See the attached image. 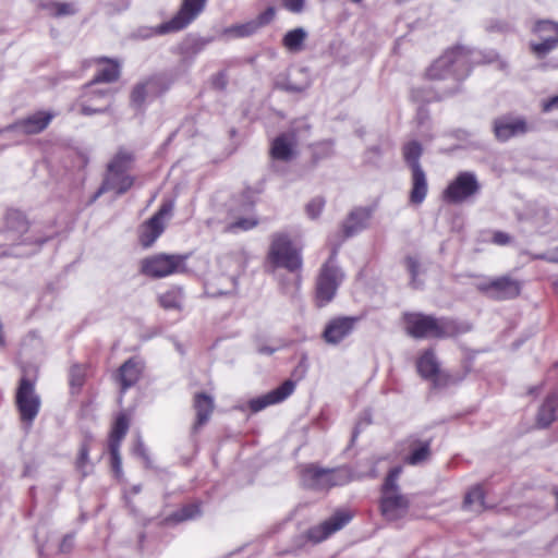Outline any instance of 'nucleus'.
<instances>
[{"label": "nucleus", "mask_w": 558, "mask_h": 558, "mask_svg": "<svg viewBox=\"0 0 558 558\" xmlns=\"http://www.w3.org/2000/svg\"><path fill=\"white\" fill-rule=\"evenodd\" d=\"M52 236L41 233L38 226H31L26 216L15 209L8 210L0 220V245L10 246L16 251L15 256H29Z\"/></svg>", "instance_id": "nucleus-1"}, {"label": "nucleus", "mask_w": 558, "mask_h": 558, "mask_svg": "<svg viewBox=\"0 0 558 558\" xmlns=\"http://www.w3.org/2000/svg\"><path fill=\"white\" fill-rule=\"evenodd\" d=\"M471 54L472 52L464 47H454L447 50L428 68L427 76L435 81L452 77L454 88L444 92L441 96L421 88H413L411 93L412 99L421 102H429L454 94L458 90V83L470 74Z\"/></svg>", "instance_id": "nucleus-2"}, {"label": "nucleus", "mask_w": 558, "mask_h": 558, "mask_svg": "<svg viewBox=\"0 0 558 558\" xmlns=\"http://www.w3.org/2000/svg\"><path fill=\"white\" fill-rule=\"evenodd\" d=\"M402 473L401 466L392 468L385 478L381 487L380 512L387 521H397L407 515L410 501L407 496L400 493L397 481Z\"/></svg>", "instance_id": "nucleus-3"}, {"label": "nucleus", "mask_w": 558, "mask_h": 558, "mask_svg": "<svg viewBox=\"0 0 558 558\" xmlns=\"http://www.w3.org/2000/svg\"><path fill=\"white\" fill-rule=\"evenodd\" d=\"M407 330L413 338H448L458 332L457 324L448 318H435L421 313L404 316Z\"/></svg>", "instance_id": "nucleus-4"}, {"label": "nucleus", "mask_w": 558, "mask_h": 558, "mask_svg": "<svg viewBox=\"0 0 558 558\" xmlns=\"http://www.w3.org/2000/svg\"><path fill=\"white\" fill-rule=\"evenodd\" d=\"M337 255L338 247H333L328 260L323 264L317 276L315 300L319 307L327 305L333 300L338 288L344 279V272L337 265Z\"/></svg>", "instance_id": "nucleus-5"}, {"label": "nucleus", "mask_w": 558, "mask_h": 558, "mask_svg": "<svg viewBox=\"0 0 558 558\" xmlns=\"http://www.w3.org/2000/svg\"><path fill=\"white\" fill-rule=\"evenodd\" d=\"M352 476L345 468L323 469L308 464L301 470V483L304 487L314 490H327L335 486L350 483Z\"/></svg>", "instance_id": "nucleus-6"}, {"label": "nucleus", "mask_w": 558, "mask_h": 558, "mask_svg": "<svg viewBox=\"0 0 558 558\" xmlns=\"http://www.w3.org/2000/svg\"><path fill=\"white\" fill-rule=\"evenodd\" d=\"M207 0H183L178 13L154 28L140 29L142 38L179 32L190 25L205 9Z\"/></svg>", "instance_id": "nucleus-7"}, {"label": "nucleus", "mask_w": 558, "mask_h": 558, "mask_svg": "<svg viewBox=\"0 0 558 558\" xmlns=\"http://www.w3.org/2000/svg\"><path fill=\"white\" fill-rule=\"evenodd\" d=\"M267 258L275 268H284L291 272L300 270L303 265L301 251L286 233L272 235Z\"/></svg>", "instance_id": "nucleus-8"}, {"label": "nucleus", "mask_w": 558, "mask_h": 558, "mask_svg": "<svg viewBox=\"0 0 558 558\" xmlns=\"http://www.w3.org/2000/svg\"><path fill=\"white\" fill-rule=\"evenodd\" d=\"M170 87V83L162 74L150 75L137 82L130 94V106L138 113H144L147 106L163 95Z\"/></svg>", "instance_id": "nucleus-9"}, {"label": "nucleus", "mask_w": 558, "mask_h": 558, "mask_svg": "<svg viewBox=\"0 0 558 558\" xmlns=\"http://www.w3.org/2000/svg\"><path fill=\"white\" fill-rule=\"evenodd\" d=\"M481 192V183L473 171H461L449 182L442 197L450 204H462L475 198Z\"/></svg>", "instance_id": "nucleus-10"}, {"label": "nucleus", "mask_w": 558, "mask_h": 558, "mask_svg": "<svg viewBox=\"0 0 558 558\" xmlns=\"http://www.w3.org/2000/svg\"><path fill=\"white\" fill-rule=\"evenodd\" d=\"M15 403L21 421L26 424L27 427H31L39 413L41 401L35 391L34 384L25 377L20 381Z\"/></svg>", "instance_id": "nucleus-11"}, {"label": "nucleus", "mask_w": 558, "mask_h": 558, "mask_svg": "<svg viewBox=\"0 0 558 558\" xmlns=\"http://www.w3.org/2000/svg\"><path fill=\"white\" fill-rule=\"evenodd\" d=\"M174 201L166 199L160 205L158 211L153 215L140 229L138 240L143 247H150L156 240L163 233L166 220L172 216Z\"/></svg>", "instance_id": "nucleus-12"}, {"label": "nucleus", "mask_w": 558, "mask_h": 558, "mask_svg": "<svg viewBox=\"0 0 558 558\" xmlns=\"http://www.w3.org/2000/svg\"><path fill=\"white\" fill-rule=\"evenodd\" d=\"M141 270L151 278H163L184 270V257L157 254L142 262Z\"/></svg>", "instance_id": "nucleus-13"}, {"label": "nucleus", "mask_w": 558, "mask_h": 558, "mask_svg": "<svg viewBox=\"0 0 558 558\" xmlns=\"http://www.w3.org/2000/svg\"><path fill=\"white\" fill-rule=\"evenodd\" d=\"M476 288L492 300L504 301L514 299L520 294L521 282L510 276H501L478 282Z\"/></svg>", "instance_id": "nucleus-14"}, {"label": "nucleus", "mask_w": 558, "mask_h": 558, "mask_svg": "<svg viewBox=\"0 0 558 558\" xmlns=\"http://www.w3.org/2000/svg\"><path fill=\"white\" fill-rule=\"evenodd\" d=\"M98 63H104V66L97 71L93 81L86 86L85 97L89 99L101 100L109 98V89H92V85L96 83H112L120 77L121 64L113 59L106 57L97 59Z\"/></svg>", "instance_id": "nucleus-15"}, {"label": "nucleus", "mask_w": 558, "mask_h": 558, "mask_svg": "<svg viewBox=\"0 0 558 558\" xmlns=\"http://www.w3.org/2000/svg\"><path fill=\"white\" fill-rule=\"evenodd\" d=\"M351 519L352 515L349 511L338 510L329 519L311 527L306 533L307 538L313 543H320L341 530Z\"/></svg>", "instance_id": "nucleus-16"}, {"label": "nucleus", "mask_w": 558, "mask_h": 558, "mask_svg": "<svg viewBox=\"0 0 558 558\" xmlns=\"http://www.w3.org/2000/svg\"><path fill=\"white\" fill-rule=\"evenodd\" d=\"M129 430V420L124 414H120L112 426L109 436V452L111 456V468L117 476L122 475V459L120 454V445Z\"/></svg>", "instance_id": "nucleus-17"}, {"label": "nucleus", "mask_w": 558, "mask_h": 558, "mask_svg": "<svg viewBox=\"0 0 558 558\" xmlns=\"http://www.w3.org/2000/svg\"><path fill=\"white\" fill-rule=\"evenodd\" d=\"M357 317L340 316L330 319L323 331V339L326 343L337 345L345 340L355 329Z\"/></svg>", "instance_id": "nucleus-18"}, {"label": "nucleus", "mask_w": 558, "mask_h": 558, "mask_svg": "<svg viewBox=\"0 0 558 558\" xmlns=\"http://www.w3.org/2000/svg\"><path fill=\"white\" fill-rule=\"evenodd\" d=\"M534 32L539 41L532 43V50L538 56L544 57L558 46V24L551 21H539L535 24Z\"/></svg>", "instance_id": "nucleus-19"}, {"label": "nucleus", "mask_w": 558, "mask_h": 558, "mask_svg": "<svg viewBox=\"0 0 558 558\" xmlns=\"http://www.w3.org/2000/svg\"><path fill=\"white\" fill-rule=\"evenodd\" d=\"M294 389L295 383L288 379L276 389L257 398L251 399L248 401V408L252 412L256 413L269 405L281 403L293 393Z\"/></svg>", "instance_id": "nucleus-20"}, {"label": "nucleus", "mask_w": 558, "mask_h": 558, "mask_svg": "<svg viewBox=\"0 0 558 558\" xmlns=\"http://www.w3.org/2000/svg\"><path fill=\"white\" fill-rule=\"evenodd\" d=\"M54 113L51 111H36L24 119L8 126V130L32 135L43 132L50 124Z\"/></svg>", "instance_id": "nucleus-21"}, {"label": "nucleus", "mask_w": 558, "mask_h": 558, "mask_svg": "<svg viewBox=\"0 0 558 558\" xmlns=\"http://www.w3.org/2000/svg\"><path fill=\"white\" fill-rule=\"evenodd\" d=\"M529 130L526 121L522 118L501 117L494 121L495 136L501 142L525 134Z\"/></svg>", "instance_id": "nucleus-22"}, {"label": "nucleus", "mask_w": 558, "mask_h": 558, "mask_svg": "<svg viewBox=\"0 0 558 558\" xmlns=\"http://www.w3.org/2000/svg\"><path fill=\"white\" fill-rule=\"evenodd\" d=\"M134 184V177L107 169V174L97 191L95 198L107 192H114L116 195L126 193Z\"/></svg>", "instance_id": "nucleus-23"}, {"label": "nucleus", "mask_w": 558, "mask_h": 558, "mask_svg": "<svg viewBox=\"0 0 558 558\" xmlns=\"http://www.w3.org/2000/svg\"><path fill=\"white\" fill-rule=\"evenodd\" d=\"M372 209L368 207L354 208L342 223L345 238L354 236L367 228L372 217Z\"/></svg>", "instance_id": "nucleus-24"}, {"label": "nucleus", "mask_w": 558, "mask_h": 558, "mask_svg": "<svg viewBox=\"0 0 558 558\" xmlns=\"http://www.w3.org/2000/svg\"><path fill=\"white\" fill-rule=\"evenodd\" d=\"M144 371L143 362L137 357H130L119 368L118 379L122 391L134 386Z\"/></svg>", "instance_id": "nucleus-25"}, {"label": "nucleus", "mask_w": 558, "mask_h": 558, "mask_svg": "<svg viewBox=\"0 0 558 558\" xmlns=\"http://www.w3.org/2000/svg\"><path fill=\"white\" fill-rule=\"evenodd\" d=\"M558 420V390L547 396L536 414V425L539 428L548 427Z\"/></svg>", "instance_id": "nucleus-26"}, {"label": "nucleus", "mask_w": 558, "mask_h": 558, "mask_svg": "<svg viewBox=\"0 0 558 558\" xmlns=\"http://www.w3.org/2000/svg\"><path fill=\"white\" fill-rule=\"evenodd\" d=\"M430 446V439L413 440L410 444L409 453L404 457V463L413 466L426 463L432 457Z\"/></svg>", "instance_id": "nucleus-27"}, {"label": "nucleus", "mask_w": 558, "mask_h": 558, "mask_svg": "<svg viewBox=\"0 0 558 558\" xmlns=\"http://www.w3.org/2000/svg\"><path fill=\"white\" fill-rule=\"evenodd\" d=\"M427 192L428 183L426 173L422 167L415 166L411 177L410 203L421 205L425 201Z\"/></svg>", "instance_id": "nucleus-28"}, {"label": "nucleus", "mask_w": 558, "mask_h": 558, "mask_svg": "<svg viewBox=\"0 0 558 558\" xmlns=\"http://www.w3.org/2000/svg\"><path fill=\"white\" fill-rule=\"evenodd\" d=\"M194 408L196 411L194 429L196 430L209 421L214 411V399L206 393H197L194 398Z\"/></svg>", "instance_id": "nucleus-29"}, {"label": "nucleus", "mask_w": 558, "mask_h": 558, "mask_svg": "<svg viewBox=\"0 0 558 558\" xmlns=\"http://www.w3.org/2000/svg\"><path fill=\"white\" fill-rule=\"evenodd\" d=\"M294 143L286 134L277 136L271 144L270 155L274 160L289 161L294 156Z\"/></svg>", "instance_id": "nucleus-30"}, {"label": "nucleus", "mask_w": 558, "mask_h": 558, "mask_svg": "<svg viewBox=\"0 0 558 558\" xmlns=\"http://www.w3.org/2000/svg\"><path fill=\"white\" fill-rule=\"evenodd\" d=\"M256 24L253 23L252 20L246 21L244 23L232 24L228 27H225L220 32V38L225 40H234L241 38H247L257 33Z\"/></svg>", "instance_id": "nucleus-31"}, {"label": "nucleus", "mask_w": 558, "mask_h": 558, "mask_svg": "<svg viewBox=\"0 0 558 558\" xmlns=\"http://www.w3.org/2000/svg\"><path fill=\"white\" fill-rule=\"evenodd\" d=\"M489 506L485 501V494L481 485H475L469 489L464 496L463 509L472 512H482Z\"/></svg>", "instance_id": "nucleus-32"}, {"label": "nucleus", "mask_w": 558, "mask_h": 558, "mask_svg": "<svg viewBox=\"0 0 558 558\" xmlns=\"http://www.w3.org/2000/svg\"><path fill=\"white\" fill-rule=\"evenodd\" d=\"M416 368L418 374L425 379H430L438 375L439 363L433 350H426L418 357Z\"/></svg>", "instance_id": "nucleus-33"}, {"label": "nucleus", "mask_w": 558, "mask_h": 558, "mask_svg": "<svg viewBox=\"0 0 558 558\" xmlns=\"http://www.w3.org/2000/svg\"><path fill=\"white\" fill-rule=\"evenodd\" d=\"M307 36L308 34L303 27L290 29L282 37V46L290 52H300L304 48Z\"/></svg>", "instance_id": "nucleus-34"}, {"label": "nucleus", "mask_w": 558, "mask_h": 558, "mask_svg": "<svg viewBox=\"0 0 558 558\" xmlns=\"http://www.w3.org/2000/svg\"><path fill=\"white\" fill-rule=\"evenodd\" d=\"M202 514L201 502H192L184 505L179 510L171 513L168 518V522L180 523L189 520L199 518Z\"/></svg>", "instance_id": "nucleus-35"}, {"label": "nucleus", "mask_w": 558, "mask_h": 558, "mask_svg": "<svg viewBox=\"0 0 558 558\" xmlns=\"http://www.w3.org/2000/svg\"><path fill=\"white\" fill-rule=\"evenodd\" d=\"M183 303V290L179 287L171 288L159 296V304L165 310H181Z\"/></svg>", "instance_id": "nucleus-36"}, {"label": "nucleus", "mask_w": 558, "mask_h": 558, "mask_svg": "<svg viewBox=\"0 0 558 558\" xmlns=\"http://www.w3.org/2000/svg\"><path fill=\"white\" fill-rule=\"evenodd\" d=\"M422 145L417 141H412L403 146V157L411 168V171L415 169V166L422 167L420 158L422 156Z\"/></svg>", "instance_id": "nucleus-37"}, {"label": "nucleus", "mask_w": 558, "mask_h": 558, "mask_svg": "<svg viewBox=\"0 0 558 558\" xmlns=\"http://www.w3.org/2000/svg\"><path fill=\"white\" fill-rule=\"evenodd\" d=\"M133 162V155L125 150H120L109 162V170L128 173Z\"/></svg>", "instance_id": "nucleus-38"}, {"label": "nucleus", "mask_w": 558, "mask_h": 558, "mask_svg": "<svg viewBox=\"0 0 558 558\" xmlns=\"http://www.w3.org/2000/svg\"><path fill=\"white\" fill-rule=\"evenodd\" d=\"M69 381L73 392L78 391L85 381V368L75 364L70 368Z\"/></svg>", "instance_id": "nucleus-39"}, {"label": "nucleus", "mask_w": 558, "mask_h": 558, "mask_svg": "<svg viewBox=\"0 0 558 558\" xmlns=\"http://www.w3.org/2000/svg\"><path fill=\"white\" fill-rule=\"evenodd\" d=\"M276 16V10L274 7H268L264 12L259 13L255 19H253V23L256 24L257 31L270 24Z\"/></svg>", "instance_id": "nucleus-40"}, {"label": "nucleus", "mask_w": 558, "mask_h": 558, "mask_svg": "<svg viewBox=\"0 0 558 558\" xmlns=\"http://www.w3.org/2000/svg\"><path fill=\"white\" fill-rule=\"evenodd\" d=\"M256 226H257V220L252 217H247V218H239L234 222L230 223L227 229L230 232H236L238 230L247 231V230L253 229Z\"/></svg>", "instance_id": "nucleus-41"}, {"label": "nucleus", "mask_w": 558, "mask_h": 558, "mask_svg": "<svg viewBox=\"0 0 558 558\" xmlns=\"http://www.w3.org/2000/svg\"><path fill=\"white\" fill-rule=\"evenodd\" d=\"M88 457H89V444H88V440L85 439L80 447L78 457L76 460V468L84 475H86V466L88 464Z\"/></svg>", "instance_id": "nucleus-42"}, {"label": "nucleus", "mask_w": 558, "mask_h": 558, "mask_svg": "<svg viewBox=\"0 0 558 558\" xmlns=\"http://www.w3.org/2000/svg\"><path fill=\"white\" fill-rule=\"evenodd\" d=\"M405 265L407 269L409 270L411 275V284L413 288H420L422 283L417 281L418 270H420V263L415 257L408 256L405 258Z\"/></svg>", "instance_id": "nucleus-43"}, {"label": "nucleus", "mask_w": 558, "mask_h": 558, "mask_svg": "<svg viewBox=\"0 0 558 558\" xmlns=\"http://www.w3.org/2000/svg\"><path fill=\"white\" fill-rule=\"evenodd\" d=\"M48 9L50 10V13L54 16H62V15H71L74 14L76 11L71 3H51L48 5Z\"/></svg>", "instance_id": "nucleus-44"}, {"label": "nucleus", "mask_w": 558, "mask_h": 558, "mask_svg": "<svg viewBox=\"0 0 558 558\" xmlns=\"http://www.w3.org/2000/svg\"><path fill=\"white\" fill-rule=\"evenodd\" d=\"M282 8L293 14H301L306 9V0H280Z\"/></svg>", "instance_id": "nucleus-45"}, {"label": "nucleus", "mask_w": 558, "mask_h": 558, "mask_svg": "<svg viewBox=\"0 0 558 558\" xmlns=\"http://www.w3.org/2000/svg\"><path fill=\"white\" fill-rule=\"evenodd\" d=\"M324 206L325 201L322 197H315L306 205V213L312 219H315L320 215Z\"/></svg>", "instance_id": "nucleus-46"}, {"label": "nucleus", "mask_w": 558, "mask_h": 558, "mask_svg": "<svg viewBox=\"0 0 558 558\" xmlns=\"http://www.w3.org/2000/svg\"><path fill=\"white\" fill-rule=\"evenodd\" d=\"M278 86H279V88H281L286 92H289V93H303L308 88L310 83L306 82L302 85H298L290 81H287L284 83L279 84Z\"/></svg>", "instance_id": "nucleus-47"}, {"label": "nucleus", "mask_w": 558, "mask_h": 558, "mask_svg": "<svg viewBox=\"0 0 558 558\" xmlns=\"http://www.w3.org/2000/svg\"><path fill=\"white\" fill-rule=\"evenodd\" d=\"M108 105L106 106H98V107H92L90 105H88L86 101L82 102L81 105V112L84 114V116H92V114H96V113H102L105 111H107L108 109Z\"/></svg>", "instance_id": "nucleus-48"}, {"label": "nucleus", "mask_w": 558, "mask_h": 558, "mask_svg": "<svg viewBox=\"0 0 558 558\" xmlns=\"http://www.w3.org/2000/svg\"><path fill=\"white\" fill-rule=\"evenodd\" d=\"M511 241V236L502 231H496L493 236V242L497 245H507Z\"/></svg>", "instance_id": "nucleus-49"}, {"label": "nucleus", "mask_w": 558, "mask_h": 558, "mask_svg": "<svg viewBox=\"0 0 558 558\" xmlns=\"http://www.w3.org/2000/svg\"><path fill=\"white\" fill-rule=\"evenodd\" d=\"M243 201L241 202V207L239 211L247 213L252 210L254 206V199L252 198L251 194L245 193L242 195Z\"/></svg>", "instance_id": "nucleus-50"}, {"label": "nucleus", "mask_w": 558, "mask_h": 558, "mask_svg": "<svg viewBox=\"0 0 558 558\" xmlns=\"http://www.w3.org/2000/svg\"><path fill=\"white\" fill-rule=\"evenodd\" d=\"M558 108V95L543 102V111L548 112Z\"/></svg>", "instance_id": "nucleus-51"}, {"label": "nucleus", "mask_w": 558, "mask_h": 558, "mask_svg": "<svg viewBox=\"0 0 558 558\" xmlns=\"http://www.w3.org/2000/svg\"><path fill=\"white\" fill-rule=\"evenodd\" d=\"M535 258L544 259V260H547L549 263L558 264V247L553 253H550V254H539V255H536Z\"/></svg>", "instance_id": "nucleus-52"}, {"label": "nucleus", "mask_w": 558, "mask_h": 558, "mask_svg": "<svg viewBox=\"0 0 558 558\" xmlns=\"http://www.w3.org/2000/svg\"><path fill=\"white\" fill-rule=\"evenodd\" d=\"M72 547H73V536L72 535L64 536L60 544V551H62V553L70 551Z\"/></svg>", "instance_id": "nucleus-53"}, {"label": "nucleus", "mask_w": 558, "mask_h": 558, "mask_svg": "<svg viewBox=\"0 0 558 558\" xmlns=\"http://www.w3.org/2000/svg\"><path fill=\"white\" fill-rule=\"evenodd\" d=\"M228 281L230 282V288L227 289L225 292L220 291L219 294L227 295V294L233 293L236 290V286H238L236 278L234 276H231L228 278Z\"/></svg>", "instance_id": "nucleus-54"}, {"label": "nucleus", "mask_w": 558, "mask_h": 558, "mask_svg": "<svg viewBox=\"0 0 558 558\" xmlns=\"http://www.w3.org/2000/svg\"><path fill=\"white\" fill-rule=\"evenodd\" d=\"M209 43H211V39H206V38H202L199 39L196 45H197V51H201L203 50Z\"/></svg>", "instance_id": "nucleus-55"}, {"label": "nucleus", "mask_w": 558, "mask_h": 558, "mask_svg": "<svg viewBox=\"0 0 558 558\" xmlns=\"http://www.w3.org/2000/svg\"><path fill=\"white\" fill-rule=\"evenodd\" d=\"M275 351H276V349H275V348H270V347H266V345H264V347H259V348H258V352H259L260 354H267V355H270V354H272Z\"/></svg>", "instance_id": "nucleus-56"}, {"label": "nucleus", "mask_w": 558, "mask_h": 558, "mask_svg": "<svg viewBox=\"0 0 558 558\" xmlns=\"http://www.w3.org/2000/svg\"><path fill=\"white\" fill-rule=\"evenodd\" d=\"M141 490H142V486L140 484L133 485L131 487V493L133 495H137L138 493H141Z\"/></svg>", "instance_id": "nucleus-57"}, {"label": "nucleus", "mask_w": 558, "mask_h": 558, "mask_svg": "<svg viewBox=\"0 0 558 558\" xmlns=\"http://www.w3.org/2000/svg\"><path fill=\"white\" fill-rule=\"evenodd\" d=\"M136 451H137L140 454L144 456V451H145V450H144V445H143V442H142L141 440H138V442H137Z\"/></svg>", "instance_id": "nucleus-58"}, {"label": "nucleus", "mask_w": 558, "mask_h": 558, "mask_svg": "<svg viewBox=\"0 0 558 558\" xmlns=\"http://www.w3.org/2000/svg\"><path fill=\"white\" fill-rule=\"evenodd\" d=\"M322 145H325V146H327L328 148H331L333 144H332V142H329V141H328V142L323 143Z\"/></svg>", "instance_id": "nucleus-59"}, {"label": "nucleus", "mask_w": 558, "mask_h": 558, "mask_svg": "<svg viewBox=\"0 0 558 558\" xmlns=\"http://www.w3.org/2000/svg\"><path fill=\"white\" fill-rule=\"evenodd\" d=\"M372 151H375L376 154H379V149L377 147L372 148Z\"/></svg>", "instance_id": "nucleus-60"}, {"label": "nucleus", "mask_w": 558, "mask_h": 558, "mask_svg": "<svg viewBox=\"0 0 558 558\" xmlns=\"http://www.w3.org/2000/svg\"><path fill=\"white\" fill-rule=\"evenodd\" d=\"M556 288L558 289V280L555 282Z\"/></svg>", "instance_id": "nucleus-61"}]
</instances>
